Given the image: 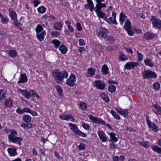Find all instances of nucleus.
<instances>
[{
	"label": "nucleus",
	"mask_w": 161,
	"mask_h": 161,
	"mask_svg": "<svg viewBox=\"0 0 161 161\" xmlns=\"http://www.w3.org/2000/svg\"><path fill=\"white\" fill-rule=\"evenodd\" d=\"M17 132L14 130L11 131L10 133L8 135V139L9 142L15 143H18L20 145V142L22 141L23 138L17 136Z\"/></svg>",
	"instance_id": "obj_1"
},
{
	"label": "nucleus",
	"mask_w": 161,
	"mask_h": 161,
	"mask_svg": "<svg viewBox=\"0 0 161 161\" xmlns=\"http://www.w3.org/2000/svg\"><path fill=\"white\" fill-rule=\"evenodd\" d=\"M142 75L144 79L156 78L157 76L155 72L148 70H145L142 72Z\"/></svg>",
	"instance_id": "obj_2"
},
{
	"label": "nucleus",
	"mask_w": 161,
	"mask_h": 161,
	"mask_svg": "<svg viewBox=\"0 0 161 161\" xmlns=\"http://www.w3.org/2000/svg\"><path fill=\"white\" fill-rule=\"evenodd\" d=\"M151 21L152 22L153 27L155 28L160 29L161 27V20L158 19L154 16H153L151 17Z\"/></svg>",
	"instance_id": "obj_3"
},
{
	"label": "nucleus",
	"mask_w": 161,
	"mask_h": 161,
	"mask_svg": "<svg viewBox=\"0 0 161 161\" xmlns=\"http://www.w3.org/2000/svg\"><path fill=\"white\" fill-rule=\"evenodd\" d=\"M148 126L149 128H151L152 130L154 132H157L159 130V128L157 125L152 122L149 119L148 117L146 118Z\"/></svg>",
	"instance_id": "obj_4"
},
{
	"label": "nucleus",
	"mask_w": 161,
	"mask_h": 161,
	"mask_svg": "<svg viewBox=\"0 0 161 161\" xmlns=\"http://www.w3.org/2000/svg\"><path fill=\"white\" fill-rule=\"evenodd\" d=\"M123 27L129 35L131 36L133 35V31L130 30L131 29V22L129 21L128 19L126 20Z\"/></svg>",
	"instance_id": "obj_5"
},
{
	"label": "nucleus",
	"mask_w": 161,
	"mask_h": 161,
	"mask_svg": "<svg viewBox=\"0 0 161 161\" xmlns=\"http://www.w3.org/2000/svg\"><path fill=\"white\" fill-rule=\"evenodd\" d=\"M76 78L74 74H71L69 78L67 80L66 83L70 87L73 86L75 82Z\"/></svg>",
	"instance_id": "obj_6"
},
{
	"label": "nucleus",
	"mask_w": 161,
	"mask_h": 161,
	"mask_svg": "<svg viewBox=\"0 0 161 161\" xmlns=\"http://www.w3.org/2000/svg\"><path fill=\"white\" fill-rule=\"evenodd\" d=\"M88 117L94 123L103 125H105V122L100 118L94 117L92 115H89Z\"/></svg>",
	"instance_id": "obj_7"
},
{
	"label": "nucleus",
	"mask_w": 161,
	"mask_h": 161,
	"mask_svg": "<svg viewBox=\"0 0 161 161\" xmlns=\"http://www.w3.org/2000/svg\"><path fill=\"white\" fill-rule=\"evenodd\" d=\"M52 74L55 78L56 80L58 82L61 81L63 79V75L61 72H58L57 70H53Z\"/></svg>",
	"instance_id": "obj_8"
},
{
	"label": "nucleus",
	"mask_w": 161,
	"mask_h": 161,
	"mask_svg": "<svg viewBox=\"0 0 161 161\" xmlns=\"http://www.w3.org/2000/svg\"><path fill=\"white\" fill-rule=\"evenodd\" d=\"M139 65L138 62H130L126 63L124 66V68L126 69H133Z\"/></svg>",
	"instance_id": "obj_9"
},
{
	"label": "nucleus",
	"mask_w": 161,
	"mask_h": 161,
	"mask_svg": "<svg viewBox=\"0 0 161 161\" xmlns=\"http://www.w3.org/2000/svg\"><path fill=\"white\" fill-rule=\"evenodd\" d=\"M94 86L98 89L103 90L105 84L100 80H97L95 81Z\"/></svg>",
	"instance_id": "obj_10"
},
{
	"label": "nucleus",
	"mask_w": 161,
	"mask_h": 161,
	"mask_svg": "<svg viewBox=\"0 0 161 161\" xmlns=\"http://www.w3.org/2000/svg\"><path fill=\"white\" fill-rule=\"evenodd\" d=\"M59 117L62 119L69 120L71 119L72 121H74L75 119L72 117L71 114H62L59 116Z\"/></svg>",
	"instance_id": "obj_11"
},
{
	"label": "nucleus",
	"mask_w": 161,
	"mask_h": 161,
	"mask_svg": "<svg viewBox=\"0 0 161 161\" xmlns=\"http://www.w3.org/2000/svg\"><path fill=\"white\" fill-rule=\"evenodd\" d=\"M115 110L117 112L120 114L123 115L125 117L128 116L129 112L127 109H119L118 108H116Z\"/></svg>",
	"instance_id": "obj_12"
},
{
	"label": "nucleus",
	"mask_w": 161,
	"mask_h": 161,
	"mask_svg": "<svg viewBox=\"0 0 161 161\" xmlns=\"http://www.w3.org/2000/svg\"><path fill=\"white\" fill-rule=\"evenodd\" d=\"M99 136V139L103 142H105L107 141V137H106L105 133L103 131H99L97 132Z\"/></svg>",
	"instance_id": "obj_13"
},
{
	"label": "nucleus",
	"mask_w": 161,
	"mask_h": 161,
	"mask_svg": "<svg viewBox=\"0 0 161 161\" xmlns=\"http://www.w3.org/2000/svg\"><path fill=\"white\" fill-rule=\"evenodd\" d=\"M68 125L70 127V129L75 133L77 134V133L79 130L77 125L75 124L71 123H69Z\"/></svg>",
	"instance_id": "obj_14"
},
{
	"label": "nucleus",
	"mask_w": 161,
	"mask_h": 161,
	"mask_svg": "<svg viewBox=\"0 0 161 161\" xmlns=\"http://www.w3.org/2000/svg\"><path fill=\"white\" fill-rule=\"evenodd\" d=\"M27 79L26 75L25 74H21L20 75L18 83H25L27 82Z\"/></svg>",
	"instance_id": "obj_15"
},
{
	"label": "nucleus",
	"mask_w": 161,
	"mask_h": 161,
	"mask_svg": "<svg viewBox=\"0 0 161 161\" xmlns=\"http://www.w3.org/2000/svg\"><path fill=\"white\" fill-rule=\"evenodd\" d=\"M16 150V148H8L7 149V151L10 156H14L17 154Z\"/></svg>",
	"instance_id": "obj_16"
},
{
	"label": "nucleus",
	"mask_w": 161,
	"mask_h": 161,
	"mask_svg": "<svg viewBox=\"0 0 161 161\" xmlns=\"http://www.w3.org/2000/svg\"><path fill=\"white\" fill-rule=\"evenodd\" d=\"M6 91L0 89V102L1 103L2 100H4L6 98Z\"/></svg>",
	"instance_id": "obj_17"
},
{
	"label": "nucleus",
	"mask_w": 161,
	"mask_h": 161,
	"mask_svg": "<svg viewBox=\"0 0 161 161\" xmlns=\"http://www.w3.org/2000/svg\"><path fill=\"white\" fill-rule=\"evenodd\" d=\"M46 35L45 31H43L40 33L36 34V37L37 39L40 41L42 42L43 40L44 36Z\"/></svg>",
	"instance_id": "obj_18"
},
{
	"label": "nucleus",
	"mask_w": 161,
	"mask_h": 161,
	"mask_svg": "<svg viewBox=\"0 0 161 161\" xmlns=\"http://www.w3.org/2000/svg\"><path fill=\"white\" fill-rule=\"evenodd\" d=\"M155 36V35L153 33L147 32L144 35V37L147 40L152 39Z\"/></svg>",
	"instance_id": "obj_19"
},
{
	"label": "nucleus",
	"mask_w": 161,
	"mask_h": 161,
	"mask_svg": "<svg viewBox=\"0 0 161 161\" xmlns=\"http://www.w3.org/2000/svg\"><path fill=\"white\" fill-rule=\"evenodd\" d=\"M105 32L103 31H100L98 34V36L99 38H106L107 36V34L106 32H107L108 30L107 29H104Z\"/></svg>",
	"instance_id": "obj_20"
},
{
	"label": "nucleus",
	"mask_w": 161,
	"mask_h": 161,
	"mask_svg": "<svg viewBox=\"0 0 161 161\" xmlns=\"http://www.w3.org/2000/svg\"><path fill=\"white\" fill-rule=\"evenodd\" d=\"M127 16L125 15L123 12H121L119 15V21L121 25H122L124 21L125 20Z\"/></svg>",
	"instance_id": "obj_21"
},
{
	"label": "nucleus",
	"mask_w": 161,
	"mask_h": 161,
	"mask_svg": "<svg viewBox=\"0 0 161 161\" xmlns=\"http://www.w3.org/2000/svg\"><path fill=\"white\" fill-rule=\"evenodd\" d=\"M151 148L155 152L159 154H161V147L153 145L151 146Z\"/></svg>",
	"instance_id": "obj_22"
},
{
	"label": "nucleus",
	"mask_w": 161,
	"mask_h": 161,
	"mask_svg": "<svg viewBox=\"0 0 161 161\" xmlns=\"http://www.w3.org/2000/svg\"><path fill=\"white\" fill-rule=\"evenodd\" d=\"M59 50L61 53L65 54L67 52L68 50L66 47L64 45H61L59 47Z\"/></svg>",
	"instance_id": "obj_23"
},
{
	"label": "nucleus",
	"mask_w": 161,
	"mask_h": 161,
	"mask_svg": "<svg viewBox=\"0 0 161 161\" xmlns=\"http://www.w3.org/2000/svg\"><path fill=\"white\" fill-rule=\"evenodd\" d=\"M144 62L146 65L151 67H153L154 66V64L153 63L151 60L149 58L146 59L144 60Z\"/></svg>",
	"instance_id": "obj_24"
},
{
	"label": "nucleus",
	"mask_w": 161,
	"mask_h": 161,
	"mask_svg": "<svg viewBox=\"0 0 161 161\" xmlns=\"http://www.w3.org/2000/svg\"><path fill=\"white\" fill-rule=\"evenodd\" d=\"M96 13L98 17L104 18V20H105V19L107 18V16L104 12L101 11L96 12Z\"/></svg>",
	"instance_id": "obj_25"
},
{
	"label": "nucleus",
	"mask_w": 161,
	"mask_h": 161,
	"mask_svg": "<svg viewBox=\"0 0 161 161\" xmlns=\"http://www.w3.org/2000/svg\"><path fill=\"white\" fill-rule=\"evenodd\" d=\"M108 68L107 65L104 64L102 68L101 71L102 73L104 75H106L108 73Z\"/></svg>",
	"instance_id": "obj_26"
},
{
	"label": "nucleus",
	"mask_w": 161,
	"mask_h": 161,
	"mask_svg": "<svg viewBox=\"0 0 161 161\" xmlns=\"http://www.w3.org/2000/svg\"><path fill=\"white\" fill-rule=\"evenodd\" d=\"M11 18L13 20L16 19L17 15L15 13L11 8L9 10Z\"/></svg>",
	"instance_id": "obj_27"
},
{
	"label": "nucleus",
	"mask_w": 161,
	"mask_h": 161,
	"mask_svg": "<svg viewBox=\"0 0 161 161\" xmlns=\"http://www.w3.org/2000/svg\"><path fill=\"white\" fill-rule=\"evenodd\" d=\"M51 43L54 44V46L56 48H57L61 44V42L59 41L54 39L51 41Z\"/></svg>",
	"instance_id": "obj_28"
},
{
	"label": "nucleus",
	"mask_w": 161,
	"mask_h": 161,
	"mask_svg": "<svg viewBox=\"0 0 161 161\" xmlns=\"http://www.w3.org/2000/svg\"><path fill=\"white\" fill-rule=\"evenodd\" d=\"M100 96L101 98L103 99L106 102H108L109 100V99L108 95H106L104 93L100 94Z\"/></svg>",
	"instance_id": "obj_29"
},
{
	"label": "nucleus",
	"mask_w": 161,
	"mask_h": 161,
	"mask_svg": "<svg viewBox=\"0 0 161 161\" xmlns=\"http://www.w3.org/2000/svg\"><path fill=\"white\" fill-rule=\"evenodd\" d=\"M139 144V145L146 148H148L150 146L149 142L148 141L140 142Z\"/></svg>",
	"instance_id": "obj_30"
},
{
	"label": "nucleus",
	"mask_w": 161,
	"mask_h": 161,
	"mask_svg": "<svg viewBox=\"0 0 161 161\" xmlns=\"http://www.w3.org/2000/svg\"><path fill=\"white\" fill-rule=\"evenodd\" d=\"M110 137V140L116 142L117 141V139L115 136V134L114 133H110L109 134Z\"/></svg>",
	"instance_id": "obj_31"
},
{
	"label": "nucleus",
	"mask_w": 161,
	"mask_h": 161,
	"mask_svg": "<svg viewBox=\"0 0 161 161\" xmlns=\"http://www.w3.org/2000/svg\"><path fill=\"white\" fill-rule=\"evenodd\" d=\"M112 17H109V18L107 19H106L105 20L109 24L111 23L112 24H115V25H117V23L116 21V20L114 21V19H112Z\"/></svg>",
	"instance_id": "obj_32"
},
{
	"label": "nucleus",
	"mask_w": 161,
	"mask_h": 161,
	"mask_svg": "<svg viewBox=\"0 0 161 161\" xmlns=\"http://www.w3.org/2000/svg\"><path fill=\"white\" fill-rule=\"evenodd\" d=\"M46 9V8L44 6H41L38 8L37 11L39 13L43 14L45 12Z\"/></svg>",
	"instance_id": "obj_33"
},
{
	"label": "nucleus",
	"mask_w": 161,
	"mask_h": 161,
	"mask_svg": "<svg viewBox=\"0 0 161 161\" xmlns=\"http://www.w3.org/2000/svg\"><path fill=\"white\" fill-rule=\"evenodd\" d=\"M23 119L24 122L29 123L31 121V118L30 116L26 115L23 117Z\"/></svg>",
	"instance_id": "obj_34"
},
{
	"label": "nucleus",
	"mask_w": 161,
	"mask_h": 161,
	"mask_svg": "<svg viewBox=\"0 0 161 161\" xmlns=\"http://www.w3.org/2000/svg\"><path fill=\"white\" fill-rule=\"evenodd\" d=\"M62 26L61 23L59 22H57L54 25V28L58 30H59Z\"/></svg>",
	"instance_id": "obj_35"
},
{
	"label": "nucleus",
	"mask_w": 161,
	"mask_h": 161,
	"mask_svg": "<svg viewBox=\"0 0 161 161\" xmlns=\"http://www.w3.org/2000/svg\"><path fill=\"white\" fill-rule=\"evenodd\" d=\"M21 92L22 93V95L25 97L27 98H29V92H28L26 90H21Z\"/></svg>",
	"instance_id": "obj_36"
},
{
	"label": "nucleus",
	"mask_w": 161,
	"mask_h": 161,
	"mask_svg": "<svg viewBox=\"0 0 161 161\" xmlns=\"http://www.w3.org/2000/svg\"><path fill=\"white\" fill-rule=\"evenodd\" d=\"M5 104L6 106L8 107L12 106V101L10 99H7L5 100Z\"/></svg>",
	"instance_id": "obj_37"
},
{
	"label": "nucleus",
	"mask_w": 161,
	"mask_h": 161,
	"mask_svg": "<svg viewBox=\"0 0 161 161\" xmlns=\"http://www.w3.org/2000/svg\"><path fill=\"white\" fill-rule=\"evenodd\" d=\"M55 88L59 95L60 96H61L63 92V90L61 88V86L59 85H57L55 86Z\"/></svg>",
	"instance_id": "obj_38"
},
{
	"label": "nucleus",
	"mask_w": 161,
	"mask_h": 161,
	"mask_svg": "<svg viewBox=\"0 0 161 161\" xmlns=\"http://www.w3.org/2000/svg\"><path fill=\"white\" fill-rule=\"evenodd\" d=\"M116 87L113 85H110L108 87V90L111 93H113L115 91Z\"/></svg>",
	"instance_id": "obj_39"
},
{
	"label": "nucleus",
	"mask_w": 161,
	"mask_h": 161,
	"mask_svg": "<svg viewBox=\"0 0 161 161\" xmlns=\"http://www.w3.org/2000/svg\"><path fill=\"white\" fill-rule=\"evenodd\" d=\"M95 70L92 68H89L87 69V73L90 75L91 76L94 75L95 73Z\"/></svg>",
	"instance_id": "obj_40"
},
{
	"label": "nucleus",
	"mask_w": 161,
	"mask_h": 161,
	"mask_svg": "<svg viewBox=\"0 0 161 161\" xmlns=\"http://www.w3.org/2000/svg\"><path fill=\"white\" fill-rule=\"evenodd\" d=\"M110 112L115 119H120V117L116 114L115 112L111 110Z\"/></svg>",
	"instance_id": "obj_41"
},
{
	"label": "nucleus",
	"mask_w": 161,
	"mask_h": 161,
	"mask_svg": "<svg viewBox=\"0 0 161 161\" xmlns=\"http://www.w3.org/2000/svg\"><path fill=\"white\" fill-rule=\"evenodd\" d=\"M9 55L12 57H14L17 56V53L15 51L11 50L9 52Z\"/></svg>",
	"instance_id": "obj_42"
},
{
	"label": "nucleus",
	"mask_w": 161,
	"mask_h": 161,
	"mask_svg": "<svg viewBox=\"0 0 161 161\" xmlns=\"http://www.w3.org/2000/svg\"><path fill=\"white\" fill-rule=\"evenodd\" d=\"M160 85L158 82L154 83L153 85V88L155 90H158L160 88Z\"/></svg>",
	"instance_id": "obj_43"
},
{
	"label": "nucleus",
	"mask_w": 161,
	"mask_h": 161,
	"mask_svg": "<svg viewBox=\"0 0 161 161\" xmlns=\"http://www.w3.org/2000/svg\"><path fill=\"white\" fill-rule=\"evenodd\" d=\"M43 30V28L42 26L41 25H38L36 28V34L39 33Z\"/></svg>",
	"instance_id": "obj_44"
},
{
	"label": "nucleus",
	"mask_w": 161,
	"mask_h": 161,
	"mask_svg": "<svg viewBox=\"0 0 161 161\" xmlns=\"http://www.w3.org/2000/svg\"><path fill=\"white\" fill-rule=\"evenodd\" d=\"M0 17H1L2 21V22L4 24H6L8 22V19H6V18L4 17L3 15L0 13Z\"/></svg>",
	"instance_id": "obj_45"
},
{
	"label": "nucleus",
	"mask_w": 161,
	"mask_h": 161,
	"mask_svg": "<svg viewBox=\"0 0 161 161\" xmlns=\"http://www.w3.org/2000/svg\"><path fill=\"white\" fill-rule=\"evenodd\" d=\"M80 108L82 110H84L87 107L86 104L84 102H81L80 103Z\"/></svg>",
	"instance_id": "obj_46"
},
{
	"label": "nucleus",
	"mask_w": 161,
	"mask_h": 161,
	"mask_svg": "<svg viewBox=\"0 0 161 161\" xmlns=\"http://www.w3.org/2000/svg\"><path fill=\"white\" fill-rule=\"evenodd\" d=\"M101 3H97L96 6V12H97L99 11H101V9L102 8L101 6Z\"/></svg>",
	"instance_id": "obj_47"
},
{
	"label": "nucleus",
	"mask_w": 161,
	"mask_h": 161,
	"mask_svg": "<svg viewBox=\"0 0 161 161\" xmlns=\"http://www.w3.org/2000/svg\"><path fill=\"white\" fill-rule=\"evenodd\" d=\"M133 32L136 33H142V31L141 30L137 28H134L132 30Z\"/></svg>",
	"instance_id": "obj_48"
},
{
	"label": "nucleus",
	"mask_w": 161,
	"mask_h": 161,
	"mask_svg": "<svg viewBox=\"0 0 161 161\" xmlns=\"http://www.w3.org/2000/svg\"><path fill=\"white\" fill-rule=\"evenodd\" d=\"M136 53L137 55L138 60L140 61H142L143 59V55L141 53H139L138 52H136Z\"/></svg>",
	"instance_id": "obj_49"
},
{
	"label": "nucleus",
	"mask_w": 161,
	"mask_h": 161,
	"mask_svg": "<svg viewBox=\"0 0 161 161\" xmlns=\"http://www.w3.org/2000/svg\"><path fill=\"white\" fill-rule=\"evenodd\" d=\"M153 106L159 112H161V107L159 106L158 104H154Z\"/></svg>",
	"instance_id": "obj_50"
},
{
	"label": "nucleus",
	"mask_w": 161,
	"mask_h": 161,
	"mask_svg": "<svg viewBox=\"0 0 161 161\" xmlns=\"http://www.w3.org/2000/svg\"><path fill=\"white\" fill-rule=\"evenodd\" d=\"M0 36L2 38H5L7 36V34L5 32L0 31Z\"/></svg>",
	"instance_id": "obj_51"
},
{
	"label": "nucleus",
	"mask_w": 161,
	"mask_h": 161,
	"mask_svg": "<svg viewBox=\"0 0 161 161\" xmlns=\"http://www.w3.org/2000/svg\"><path fill=\"white\" fill-rule=\"evenodd\" d=\"M76 135H78L82 137H86L87 136V135L85 133H84L81 132L80 130L77 133Z\"/></svg>",
	"instance_id": "obj_52"
},
{
	"label": "nucleus",
	"mask_w": 161,
	"mask_h": 161,
	"mask_svg": "<svg viewBox=\"0 0 161 161\" xmlns=\"http://www.w3.org/2000/svg\"><path fill=\"white\" fill-rule=\"evenodd\" d=\"M84 7H85V8H86L87 9L89 8L91 12H92L93 9L94 8V6H93V7L91 8V6H90V5H89L88 4H87L85 5H84Z\"/></svg>",
	"instance_id": "obj_53"
},
{
	"label": "nucleus",
	"mask_w": 161,
	"mask_h": 161,
	"mask_svg": "<svg viewBox=\"0 0 161 161\" xmlns=\"http://www.w3.org/2000/svg\"><path fill=\"white\" fill-rule=\"evenodd\" d=\"M78 148L80 150H83L85 148V146L83 143L80 144L78 146Z\"/></svg>",
	"instance_id": "obj_54"
},
{
	"label": "nucleus",
	"mask_w": 161,
	"mask_h": 161,
	"mask_svg": "<svg viewBox=\"0 0 161 161\" xmlns=\"http://www.w3.org/2000/svg\"><path fill=\"white\" fill-rule=\"evenodd\" d=\"M82 126L86 130H89L90 126L84 123L82 124Z\"/></svg>",
	"instance_id": "obj_55"
},
{
	"label": "nucleus",
	"mask_w": 161,
	"mask_h": 161,
	"mask_svg": "<svg viewBox=\"0 0 161 161\" xmlns=\"http://www.w3.org/2000/svg\"><path fill=\"white\" fill-rule=\"evenodd\" d=\"M34 6L35 7H36L40 3L39 1L38 0H33Z\"/></svg>",
	"instance_id": "obj_56"
},
{
	"label": "nucleus",
	"mask_w": 161,
	"mask_h": 161,
	"mask_svg": "<svg viewBox=\"0 0 161 161\" xmlns=\"http://www.w3.org/2000/svg\"><path fill=\"white\" fill-rule=\"evenodd\" d=\"M76 27L77 30L79 31L82 30V28L80 24L79 23H77L76 24Z\"/></svg>",
	"instance_id": "obj_57"
},
{
	"label": "nucleus",
	"mask_w": 161,
	"mask_h": 161,
	"mask_svg": "<svg viewBox=\"0 0 161 161\" xmlns=\"http://www.w3.org/2000/svg\"><path fill=\"white\" fill-rule=\"evenodd\" d=\"M114 142H112V143L109 144L110 148L115 149L116 148L117 145L116 144H114Z\"/></svg>",
	"instance_id": "obj_58"
},
{
	"label": "nucleus",
	"mask_w": 161,
	"mask_h": 161,
	"mask_svg": "<svg viewBox=\"0 0 161 161\" xmlns=\"http://www.w3.org/2000/svg\"><path fill=\"white\" fill-rule=\"evenodd\" d=\"M51 34L53 36H57L60 34V33L57 31H52L51 32Z\"/></svg>",
	"instance_id": "obj_59"
},
{
	"label": "nucleus",
	"mask_w": 161,
	"mask_h": 161,
	"mask_svg": "<svg viewBox=\"0 0 161 161\" xmlns=\"http://www.w3.org/2000/svg\"><path fill=\"white\" fill-rule=\"evenodd\" d=\"M79 45L80 46H83L85 45V42L84 40L82 39H80L79 40Z\"/></svg>",
	"instance_id": "obj_60"
},
{
	"label": "nucleus",
	"mask_w": 161,
	"mask_h": 161,
	"mask_svg": "<svg viewBox=\"0 0 161 161\" xmlns=\"http://www.w3.org/2000/svg\"><path fill=\"white\" fill-rule=\"evenodd\" d=\"M16 112L17 113L20 114H22L24 113L23 109H21V108H19L16 109Z\"/></svg>",
	"instance_id": "obj_61"
},
{
	"label": "nucleus",
	"mask_w": 161,
	"mask_h": 161,
	"mask_svg": "<svg viewBox=\"0 0 161 161\" xmlns=\"http://www.w3.org/2000/svg\"><path fill=\"white\" fill-rule=\"evenodd\" d=\"M49 19V20L51 21L55 20L57 18L52 15L49 16L48 17Z\"/></svg>",
	"instance_id": "obj_62"
},
{
	"label": "nucleus",
	"mask_w": 161,
	"mask_h": 161,
	"mask_svg": "<svg viewBox=\"0 0 161 161\" xmlns=\"http://www.w3.org/2000/svg\"><path fill=\"white\" fill-rule=\"evenodd\" d=\"M107 40L111 42H113L114 41V39L113 37L111 36H108Z\"/></svg>",
	"instance_id": "obj_63"
},
{
	"label": "nucleus",
	"mask_w": 161,
	"mask_h": 161,
	"mask_svg": "<svg viewBox=\"0 0 161 161\" xmlns=\"http://www.w3.org/2000/svg\"><path fill=\"white\" fill-rule=\"evenodd\" d=\"M23 112H28L29 113L31 111V109L29 108H23Z\"/></svg>",
	"instance_id": "obj_64"
}]
</instances>
